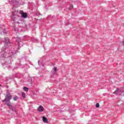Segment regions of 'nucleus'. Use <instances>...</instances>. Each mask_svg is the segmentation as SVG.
<instances>
[{"label":"nucleus","mask_w":124,"mask_h":124,"mask_svg":"<svg viewBox=\"0 0 124 124\" xmlns=\"http://www.w3.org/2000/svg\"><path fill=\"white\" fill-rule=\"evenodd\" d=\"M96 108H99V103H96Z\"/></svg>","instance_id":"nucleus-10"},{"label":"nucleus","mask_w":124,"mask_h":124,"mask_svg":"<svg viewBox=\"0 0 124 124\" xmlns=\"http://www.w3.org/2000/svg\"><path fill=\"white\" fill-rule=\"evenodd\" d=\"M23 91H24V92H29V89L26 87H23Z\"/></svg>","instance_id":"nucleus-6"},{"label":"nucleus","mask_w":124,"mask_h":124,"mask_svg":"<svg viewBox=\"0 0 124 124\" xmlns=\"http://www.w3.org/2000/svg\"><path fill=\"white\" fill-rule=\"evenodd\" d=\"M13 99L14 101H17V100L18 99V97L16 96L13 98Z\"/></svg>","instance_id":"nucleus-9"},{"label":"nucleus","mask_w":124,"mask_h":124,"mask_svg":"<svg viewBox=\"0 0 124 124\" xmlns=\"http://www.w3.org/2000/svg\"><path fill=\"white\" fill-rule=\"evenodd\" d=\"M20 14H21L23 18H26L28 17V14H27V13H24L23 11H20Z\"/></svg>","instance_id":"nucleus-2"},{"label":"nucleus","mask_w":124,"mask_h":124,"mask_svg":"<svg viewBox=\"0 0 124 124\" xmlns=\"http://www.w3.org/2000/svg\"><path fill=\"white\" fill-rule=\"evenodd\" d=\"M1 86L0 84V86Z\"/></svg>","instance_id":"nucleus-15"},{"label":"nucleus","mask_w":124,"mask_h":124,"mask_svg":"<svg viewBox=\"0 0 124 124\" xmlns=\"http://www.w3.org/2000/svg\"><path fill=\"white\" fill-rule=\"evenodd\" d=\"M118 91H119V89H117L116 90V91L113 93H114V94L117 93V92Z\"/></svg>","instance_id":"nucleus-13"},{"label":"nucleus","mask_w":124,"mask_h":124,"mask_svg":"<svg viewBox=\"0 0 124 124\" xmlns=\"http://www.w3.org/2000/svg\"><path fill=\"white\" fill-rule=\"evenodd\" d=\"M69 9H73V5H72L71 6H70L69 7Z\"/></svg>","instance_id":"nucleus-12"},{"label":"nucleus","mask_w":124,"mask_h":124,"mask_svg":"<svg viewBox=\"0 0 124 124\" xmlns=\"http://www.w3.org/2000/svg\"><path fill=\"white\" fill-rule=\"evenodd\" d=\"M22 94V97H23V98H25V97H26V93L24 92H22L21 93Z\"/></svg>","instance_id":"nucleus-8"},{"label":"nucleus","mask_w":124,"mask_h":124,"mask_svg":"<svg viewBox=\"0 0 124 124\" xmlns=\"http://www.w3.org/2000/svg\"><path fill=\"white\" fill-rule=\"evenodd\" d=\"M122 45H123V46H124V41L122 42Z\"/></svg>","instance_id":"nucleus-14"},{"label":"nucleus","mask_w":124,"mask_h":124,"mask_svg":"<svg viewBox=\"0 0 124 124\" xmlns=\"http://www.w3.org/2000/svg\"><path fill=\"white\" fill-rule=\"evenodd\" d=\"M12 99V95L9 92L7 91L6 94L5 96V99L2 100V102H5V103H10L11 102L10 100Z\"/></svg>","instance_id":"nucleus-1"},{"label":"nucleus","mask_w":124,"mask_h":124,"mask_svg":"<svg viewBox=\"0 0 124 124\" xmlns=\"http://www.w3.org/2000/svg\"><path fill=\"white\" fill-rule=\"evenodd\" d=\"M9 39L8 38H6V41H5V43H6V44H8V43H9Z\"/></svg>","instance_id":"nucleus-7"},{"label":"nucleus","mask_w":124,"mask_h":124,"mask_svg":"<svg viewBox=\"0 0 124 124\" xmlns=\"http://www.w3.org/2000/svg\"><path fill=\"white\" fill-rule=\"evenodd\" d=\"M5 104L7 106H9V107L10 109H11V110H12V111H15V109H14V108H13V107H12V105H11V102L5 103Z\"/></svg>","instance_id":"nucleus-3"},{"label":"nucleus","mask_w":124,"mask_h":124,"mask_svg":"<svg viewBox=\"0 0 124 124\" xmlns=\"http://www.w3.org/2000/svg\"><path fill=\"white\" fill-rule=\"evenodd\" d=\"M53 70H54V71H55V72H57V68L56 67H54L53 68Z\"/></svg>","instance_id":"nucleus-11"},{"label":"nucleus","mask_w":124,"mask_h":124,"mask_svg":"<svg viewBox=\"0 0 124 124\" xmlns=\"http://www.w3.org/2000/svg\"><path fill=\"white\" fill-rule=\"evenodd\" d=\"M43 121L44 123H45L46 124H48V119L46 117H45V116L42 117Z\"/></svg>","instance_id":"nucleus-5"},{"label":"nucleus","mask_w":124,"mask_h":124,"mask_svg":"<svg viewBox=\"0 0 124 124\" xmlns=\"http://www.w3.org/2000/svg\"><path fill=\"white\" fill-rule=\"evenodd\" d=\"M37 110L38 111V112H43V111H44V108H43V106H40L37 108Z\"/></svg>","instance_id":"nucleus-4"}]
</instances>
